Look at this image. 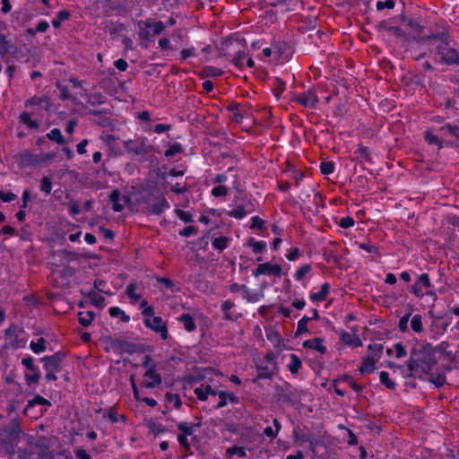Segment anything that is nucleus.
Listing matches in <instances>:
<instances>
[{
	"label": "nucleus",
	"mask_w": 459,
	"mask_h": 459,
	"mask_svg": "<svg viewBox=\"0 0 459 459\" xmlns=\"http://www.w3.org/2000/svg\"><path fill=\"white\" fill-rule=\"evenodd\" d=\"M445 344L442 342L440 345L433 347L430 343L426 342L413 348L408 360L406 376L408 377H421L422 374H430L437 362L436 352L443 351Z\"/></svg>",
	"instance_id": "nucleus-1"
},
{
	"label": "nucleus",
	"mask_w": 459,
	"mask_h": 459,
	"mask_svg": "<svg viewBox=\"0 0 459 459\" xmlns=\"http://www.w3.org/2000/svg\"><path fill=\"white\" fill-rule=\"evenodd\" d=\"M419 42L429 41L435 46V53L439 56L440 63L446 65H459V51L451 47L447 32H440L419 37Z\"/></svg>",
	"instance_id": "nucleus-2"
},
{
	"label": "nucleus",
	"mask_w": 459,
	"mask_h": 459,
	"mask_svg": "<svg viewBox=\"0 0 459 459\" xmlns=\"http://www.w3.org/2000/svg\"><path fill=\"white\" fill-rule=\"evenodd\" d=\"M124 148L133 156L141 157H145L152 151V145L147 143L145 137L125 141Z\"/></svg>",
	"instance_id": "nucleus-3"
},
{
	"label": "nucleus",
	"mask_w": 459,
	"mask_h": 459,
	"mask_svg": "<svg viewBox=\"0 0 459 459\" xmlns=\"http://www.w3.org/2000/svg\"><path fill=\"white\" fill-rule=\"evenodd\" d=\"M293 101L305 108H316L319 102V99L314 89H308L307 91L294 96Z\"/></svg>",
	"instance_id": "nucleus-4"
},
{
	"label": "nucleus",
	"mask_w": 459,
	"mask_h": 459,
	"mask_svg": "<svg viewBox=\"0 0 459 459\" xmlns=\"http://www.w3.org/2000/svg\"><path fill=\"white\" fill-rule=\"evenodd\" d=\"M64 359L65 354L60 351L41 359L46 371H61Z\"/></svg>",
	"instance_id": "nucleus-5"
},
{
	"label": "nucleus",
	"mask_w": 459,
	"mask_h": 459,
	"mask_svg": "<svg viewBox=\"0 0 459 459\" xmlns=\"http://www.w3.org/2000/svg\"><path fill=\"white\" fill-rule=\"evenodd\" d=\"M143 323L146 327L159 333L162 340H166L168 338V327L160 316L144 318Z\"/></svg>",
	"instance_id": "nucleus-6"
},
{
	"label": "nucleus",
	"mask_w": 459,
	"mask_h": 459,
	"mask_svg": "<svg viewBox=\"0 0 459 459\" xmlns=\"http://www.w3.org/2000/svg\"><path fill=\"white\" fill-rule=\"evenodd\" d=\"M22 435V430L20 427V420L13 418L11 420V428L7 430L6 438L3 440V443L6 446L10 445L13 446L20 439Z\"/></svg>",
	"instance_id": "nucleus-7"
},
{
	"label": "nucleus",
	"mask_w": 459,
	"mask_h": 459,
	"mask_svg": "<svg viewBox=\"0 0 459 459\" xmlns=\"http://www.w3.org/2000/svg\"><path fill=\"white\" fill-rule=\"evenodd\" d=\"M143 378L144 381L142 383V386L149 389L160 385L162 382L160 374L158 373L156 368L152 365L145 371Z\"/></svg>",
	"instance_id": "nucleus-8"
},
{
	"label": "nucleus",
	"mask_w": 459,
	"mask_h": 459,
	"mask_svg": "<svg viewBox=\"0 0 459 459\" xmlns=\"http://www.w3.org/2000/svg\"><path fill=\"white\" fill-rule=\"evenodd\" d=\"M254 211L251 201L247 198H242L237 207L228 212L230 217L243 219L247 214Z\"/></svg>",
	"instance_id": "nucleus-9"
},
{
	"label": "nucleus",
	"mask_w": 459,
	"mask_h": 459,
	"mask_svg": "<svg viewBox=\"0 0 459 459\" xmlns=\"http://www.w3.org/2000/svg\"><path fill=\"white\" fill-rule=\"evenodd\" d=\"M433 285L430 282L428 273L420 274L415 283L411 286V292L417 297L421 299L424 296L423 289H431Z\"/></svg>",
	"instance_id": "nucleus-10"
},
{
	"label": "nucleus",
	"mask_w": 459,
	"mask_h": 459,
	"mask_svg": "<svg viewBox=\"0 0 459 459\" xmlns=\"http://www.w3.org/2000/svg\"><path fill=\"white\" fill-rule=\"evenodd\" d=\"M16 160L21 168L36 166L40 162V159L37 154L32 153L27 150L22 151V152L17 154Z\"/></svg>",
	"instance_id": "nucleus-11"
},
{
	"label": "nucleus",
	"mask_w": 459,
	"mask_h": 459,
	"mask_svg": "<svg viewBox=\"0 0 459 459\" xmlns=\"http://www.w3.org/2000/svg\"><path fill=\"white\" fill-rule=\"evenodd\" d=\"M281 273V267L279 264H271L270 263L260 264L255 271L253 273L255 277L262 274H273L280 276Z\"/></svg>",
	"instance_id": "nucleus-12"
},
{
	"label": "nucleus",
	"mask_w": 459,
	"mask_h": 459,
	"mask_svg": "<svg viewBox=\"0 0 459 459\" xmlns=\"http://www.w3.org/2000/svg\"><path fill=\"white\" fill-rule=\"evenodd\" d=\"M25 107L30 108L33 106H39L41 108L45 109L46 111H49L52 107V101L49 97L48 96H33L30 99H28L25 101Z\"/></svg>",
	"instance_id": "nucleus-13"
},
{
	"label": "nucleus",
	"mask_w": 459,
	"mask_h": 459,
	"mask_svg": "<svg viewBox=\"0 0 459 459\" xmlns=\"http://www.w3.org/2000/svg\"><path fill=\"white\" fill-rule=\"evenodd\" d=\"M257 378H264L270 379L272 378L278 371L277 364H266V365H257Z\"/></svg>",
	"instance_id": "nucleus-14"
},
{
	"label": "nucleus",
	"mask_w": 459,
	"mask_h": 459,
	"mask_svg": "<svg viewBox=\"0 0 459 459\" xmlns=\"http://www.w3.org/2000/svg\"><path fill=\"white\" fill-rule=\"evenodd\" d=\"M379 359V356L377 354L368 355L362 361V364L359 368V372L361 374H368L375 370L376 363Z\"/></svg>",
	"instance_id": "nucleus-15"
},
{
	"label": "nucleus",
	"mask_w": 459,
	"mask_h": 459,
	"mask_svg": "<svg viewBox=\"0 0 459 459\" xmlns=\"http://www.w3.org/2000/svg\"><path fill=\"white\" fill-rule=\"evenodd\" d=\"M303 346L305 348L316 350L319 351L321 354H325L327 351L326 347L323 345V340L320 338H313L310 340H307L303 342Z\"/></svg>",
	"instance_id": "nucleus-16"
},
{
	"label": "nucleus",
	"mask_w": 459,
	"mask_h": 459,
	"mask_svg": "<svg viewBox=\"0 0 459 459\" xmlns=\"http://www.w3.org/2000/svg\"><path fill=\"white\" fill-rule=\"evenodd\" d=\"M426 376H429L428 380L435 385L437 388H439L443 386L446 383V374L444 371H438L437 373H432V370L430 371V374H425Z\"/></svg>",
	"instance_id": "nucleus-17"
},
{
	"label": "nucleus",
	"mask_w": 459,
	"mask_h": 459,
	"mask_svg": "<svg viewBox=\"0 0 459 459\" xmlns=\"http://www.w3.org/2000/svg\"><path fill=\"white\" fill-rule=\"evenodd\" d=\"M341 340L343 343L349 346H362V342L357 334H351L347 332H342L341 335Z\"/></svg>",
	"instance_id": "nucleus-18"
},
{
	"label": "nucleus",
	"mask_w": 459,
	"mask_h": 459,
	"mask_svg": "<svg viewBox=\"0 0 459 459\" xmlns=\"http://www.w3.org/2000/svg\"><path fill=\"white\" fill-rule=\"evenodd\" d=\"M169 208V204L164 197H161L157 203L153 204L150 207V211L152 214L160 215L166 209Z\"/></svg>",
	"instance_id": "nucleus-19"
},
{
	"label": "nucleus",
	"mask_w": 459,
	"mask_h": 459,
	"mask_svg": "<svg viewBox=\"0 0 459 459\" xmlns=\"http://www.w3.org/2000/svg\"><path fill=\"white\" fill-rule=\"evenodd\" d=\"M178 321L184 325L187 332H192L196 329V325L193 316L189 314H182L178 317Z\"/></svg>",
	"instance_id": "nucleus-20"
},
{
	"label": "nucleus",
	"mask_w": 459,
	"mask_h": 459,
	"mask_svg": "<svg viewBox=\"0 0 459 459\" xmlns=\"http://www.w3.org/2000/svg\"><path fill=\"white\" fill-rule=\"evenodd\" d=\"M330 291V285L325 282L321 286V290L318 292L311 293L310 299L313 301H323L326 299Z\"/></svg>",
	"instance_id": "nucleus-21"
},
{
	"label": "nucleus",
	"mask_w": 459,
	"mask_h": 459,
	"mask_svg": "<svg viewBox=\"0 0 459 459\" xmlns=\"http://www.w3.org/2000/svg\"><path fill=\"white\" fill-rule=\"evenodd\" d=\"M50 406L51 403L41 395L38 394L33 399L28 401V404L24 409V414H27L28 411L35 405Z\"/></svg>",
	"instance_id": "nucleus-22"
},
{
	"label": "nucleus",
	"mask_w": 459,
	"mask_h": 459,
	"mask_svg": "<svg viewBox=\"0 0 459 459\" xmlns=\"http://www.w3.org/2000/svg\"><path fill=\"white\" fill-rule=\"evenodd\" d=\"M200 423H197L196 425H193L192 423H188L186 421H180L177 423L178 429L183 432L182 435L186 436H191L194 434L195 430V427H199Z\"/></svg>",
	"instance_id": "nucleus-23"
},
{
	"label": "nucleus",
	"mask_w": 459,
	"mask_h": 459,
	"mask_svg": "<svg viewBox=\"0 0 459 459\" xmlns=\"http://www.w3.org/2000/svg\"><path fill=\"white\" fill-rule=\"evenodd\" d=\"M46 340L44 338H39L37 341H31L30 348L36 354L44 352L47 350Z\"/></svg>",
	"instance_id": "nucleus-24"
},
{
	"label": "nucleus",
	"mask_w": 459,
	"mask_h": 459,
	"mask_svg": "<svg viewBox=\"0 0 459 459\" xmlns=\"http://www.w3.org/2000/svg\"><path fill=\"white\" fill-rule=\"evenodd\" d=\"M121 194L118 189H115L109 195L110 201L113 203V210L115 212H122L124 205L119 203Z\"/></svg>",
	"instance_id": "nucleus-25"
},
{
	"label": "nucleus",
	"mask_w": 459,
	"mask_h": 459,
	"mask_svg": "<svg viewBox=\"0 0 459 459\" xmlns=\"http://www.w3.org/2000/svg\"><path fill=\"white\" fill-rule=\"evenodd\" d=\"M94 316L95 313L93 311L79 312L78 321L82 325L89 326L91 324Z\"/></svg>",
	"instance_id": "nucleus-26"
},
{
	"label": "nucleus",
	"mask_w": 459,
	"mask_h": 459,
	"mask_svg": "<svg viewBox=\"0 0 459 459\" xmlns=\"http://www.w3.org/2000/svg\"><path fill=\"white\" fill-rule=\"evenodd\" d=\"M301 360L296 354H290V363L288 365L289 370L291 372V374H296L299 372V370L301 368Z\"/></svg>",
	"instance_id": "nucleus-27"
},
{
	"label": "nucleus",
	"mask_w": 459,
	"mask_h": 459,
	"mask_svg": "<svg viewBox=\"0 0 459 459\" xmlns=\"http://www.w3.org/2000/svg\"><path fill=\"white\" fill-rule=\"evenodd\" d=\"M47 137L53 142H56L58 144H65V140L61 134L60 129L54 128L49 133L47 134Z\"/></svg>",
	"instance_id": "nucleus-28"
},
{
	"label": "nucleus",
	"mask_w": 459,
	"mask_h": 459,
	"mask_svg": "<svg viewBox=\"0 0 459 459\" xmlns=\"http://www.w3.org/2000/svg\"><path fill=\"white\" fill-rule=\"evenodd\" d=\"M20 121L26 125L29 128H38L39 123L31 118V114L29 112H22L20 115Z\"/></svg>",
	"instance_id": "nucleus-29"
},
{
	"label": "nucleus",
	"mask_w": 459,
	"mask_h": 459,
	"mask_svg": "<svg viewBox=\"0 0 459 459\" xmlns=\"http://www.w3.org/2000/svg\"><path fill=\"white\" fill-rule=\"evenodd\" d=\"M380 383L386 386L390 390H394L396 384L394 380L389 377V374L386 371H381L379 374Z\"/></svg>",
	"instance_id": "nucleus-30"
},
{
	"label": "nucleus",
	"mask_w": 459,
	"mask_h": 459,
	"mask_svg": "<svg viewBox=\"0 0 459 459\" xmlns=\"http://www.w3.org/2000/svg\"><path fill=\"white\" fill-rule=\"evenodd\" d=\"M273 422L275 427L274 430L272 427H266L264 430V434L270 438H275L281 429V425L277 419H273Z\"/></svg>",
	"instance_id": "nucleus-31"
},
{
	"label": "nucleus",
	"mask_w": 459,
	"mask_h": 459,
	"mask_svg": "<svg viewBox=\"0 0 459 459\" xmlns=\"http://www.w3.org/2000/svg\"><path fill=\"white\" fill-rule=\"evenodd\" d=\"M108 313L112 317H120L122 322H128L130 320V316L126 315L120 307H112L109 308Z\"/></svg>",
	"instance_id": "nucleus-32"
},
{
	"label": "nucleus",
	"mask_w": 459,
	"mask_h": 459,
	"mask_svg": "<svg viewBox=\"0 0 459 459\" xmlns=\"http://www.w3.org/2000/svg\"><path fill=\"white\" fill-rule=\"evenodd\" d=\"M182 152L183 148L181 144L178 143H175L168 147V149L164 152V155L166 158L170 159L173 156L181 153Z\"/></svg>",
	"instance_id": "nucleus-33"
},
{
	"label": "nucleus",
	"mask_w": 459,
	"mask_h": 459,
	"mask_svg": "<svg viewBox=\"0 0 459 459\" xmlns=\"http://www.w3.org/2000/svg\"><path fill=\"white\" fill-rule=\"evenodd\" d=\"M70 17V13L67 10H61L57 13V15L56 18L52 20V25L55 28H59L61 25V22L63 21L68 20Z\"/></svg>",
	"instance_id": "nucleus-34"
},
{
	"label": "nucleus",
	"mask_w": 459,
	"mask_h": 459,
	"mask_svg": "<svg viewBox=\"0 0 459 459\" xmlns=\"http://www.w3.org/2000/svg\"><path fill=\"white\" fill-rule=\"evenodd\" d=\"M87 296L89 297L91 302L97 307H100L103 306L105 299L104 297L99 295L95 290H91L88 292Z\"/></svg>",
	"instance_id": "nucleus-35"
},
{
	"label": "nucleus",
	"mask_w": 459,
	"mask_h": 459,
	"mask_svg": "<svg viewBox=\"0 0 459 459\" xmlns=\"http://www.w3.org/2000/svg\"><path fill=\"white\" fill-rule=\"evenodd\" d=\"M411 327L415 333H421L423 331L422 316L419 314L414 315L411 320Z\"/></svg>",
	"instance_id": "nucleus-36"
},
{
	"label": "nucleus",
	"mask_w": 459,
	"mask_h": 459,
	"mask_svg": "<svg viewBox=\"0 0 459 459\" xmlns=\"http://www.w3.org/2000/svg\"><path fill=\"white\" fill-rule=\"evenodd\" d=\"M235 455H237L238 457H245L247 454L243 446H233L227 448L226 455L228 457H231Z\"/></svg>",
	"instance_id": "nucleus-37"
},
{
	"label": "nucleus",
	"mask_w": 459,
	"mask_h": 459,
	"mask_svg": "<svg viewBox=\"0 0 459 459\" xmlns=\"http://www.w3.org/2000/svg\"><path fill=\"white\" fill-rule=\"evenodd\" d=\"M285 82L280 78L273 80V91L277 98L285 91Z\"/></svg>",
	"instance_id": "nucleus-38"
},
{
	"label": "nucleus",
	"mask_w": 459,
	"mask_h": 459,
	"mask_svg": "<svg viewBox=\"0 0 459 459\" xmlns=\"http://www.w3.org/2000/svg\"><path fill=\"white\" fill-rule=\"evenodd\" d=\"M203 73L207 77H220L222 74V70L215 66H205Z\"/></svg>",
	"instance_id": "nucleus-39"
},
{
	"label": "nucleus",
	"mask_w": 459,
	"mask_h": 459,
	"mask_svg": "<svg viewBox=\"0 0 459 459\" xmlns=\"http://www.w3.org/2000/svg\"><path fill=\"white\" fill-rule=\"evenodd\" d=\"M136 289H137V286L135 283H129L126 287V294L127 296L134 301V302H137L140 299H141V296L139 294L136 293Z\"/></svg>",
	"instance_id": "nucleus-40"
},
{
	"label": "nucleus",
	"mask_w": 459,
	"mask_h": 459,
	"mask_svg": "<svg viewBox=\"0 0 459 459\" xmlns=\"http://www.w3.org/2000/svg\"><path fill=\"white\" fill-rule=\"evenodd\" d=\"M209 390H211V385H207L205 386L196 387L195 394L200 401H205L209 395Z\"/></svg>",
	"instance_id": "nucleus-41"
},
{
	"label": "nucleus",
	"mask_w": 459,
	"mask_h": 459,
	"mask_svg": "<svg viewBox=\"0 0 459 459\" xmlns=\"http://www.w3.org/2000/svg\"><path fill=\"white\" fill-rule=\"evenodd\" d=\"M312 320V318H310L309 316H304L299 322H298V327H297V332H296V334H301V333H307L308 331L307 329V323Z\"/></svg>",
	"instance_id": "nucleus-42"
},
{
	"label": "nucleus",
	"mask_w": 459,
	"mask_h": 459,
	"mask_svg": "<svg viewBox=\"0 0 459 459\" xmlns=\"http://www.w3.org/2000/svg\"><path fill=\"white\" fill-rule=\"evenodd\" d=\"M146 26L150 29H152L154 35L161 33L166 28V25L160 21L147 22Z\"/></svg>",
	"instance_id": "nucleus-43"
},
{
	"label": "nucleus",
	"mask_w": 459,
	"mask_h": 459,
	"mask_svg": "<svg viewBox=\"0 0 459 459\" xmlns=\"http://www.w3.org/2000/svg\"><path fill=\"white\" fill-rule=\"evenodd\" d=\"M229 238L226 237H219L213 239L212 247L218 250H224L228 247Z\"/></svg>",
	"instance_id": "nucleus-44"
},
{
	"label": "nucleus",
	"mask_w": 459,
	"mask_h": 459,
	"mask_svg": "<svg viewBox=\"0 0 459 459\" xmlns=\"http://www.w3.org/2000/svg\"><path fill=\"white\" fill-rule=\"evenodd\" d=\"M248 245L253 247V251L255 254L262 253L265 249V247H266V243L265 242H264V241H255L253 238L249 239Z\"/></svg>",
	"instance_id": "nucleus-45"
},
{
	"label": "nucleus",
	"mask_w": 459,
	"mask_h": 459,
	"mask_svg": "<svg viewBox=\"0 0 459 459\" xmlns=\"http://www.w3.org/2000/svg\"><path fill=\"white\" fill-rule=\"evenodd\" d=\"M49 27V24L47 21L39 22L34 29H29L28 32L30 35H35L37 32H45Z\"/></svg>",
	"instance_id": "nucleus-46"
},
{
	"label": "nucleus",
	"mask_w": 459,
	"mask_h": 459,
	"mask_svg": "<svg viewBox=\"0 0 459 459\" xmlns=\"http://www.w3.org/2000/svg\"><path fill=\"white\" fill-rule=\"evenodd\" d=\"M311 269H312V267L308 264H307L305 265H302L301 267H299L297 270V272H296V273L294 275L295 280L296 281H301L306 276V274L308 273L311 271Z\"/></svg>",
	"instance_id": "nucleus-47"
},
{
	"label": "nucleus",
	"mask_w": 459,
	"mask_h": 459,
	"mask_svg": "<svg viewBox=\"0 0 459 459\" xmlns=\"http://www.w3.org/2000/svg\"><path fill=\"white\" fill-rule=\"evenodd\" d=\"M246 56H247L244 51H238L232 59V63L235 66L243 68Z\"/></svg>",
	"instance_id": "nucleus-48"
},
{
	"label": "nucleus",
	"mask_w": 459,
	"mask_h": 459,
	"mask_svg": "<svg viewBox=\"0 0 459 459\" xmlns=\"http://www.w3.org/2000/svg\"><path fill=\"white\" fill-rule=\"evenodd\" d=\"M40 190L46 195H49L52 190V182L48 177H43L40 181Z\"/></svg>",
	"instance_id": "nucleus-49"
},
{
	"label": "nucleus",
	"mask_w": 459,
	"mask_h": 459,
	"mask_svg": "<svg viewBox=\"0 0 459 459\" xmlns=\"http://www.w3.org/2000/svg\"><path fill=\"white\" fill-rule=\"evenodd\" d=\"M334 170V164L332 161H323L320 165V171L323 175H329Z\"/></svg>",
	"instance_id": "nucleus-50"
},
{
	"label": "nucleus",
	"mask_w": 459,
	"mask_h": 459,
	"mask_svg": "<svg viewBox=\"0 0 459 459\" xmlns=\"http://www.w3.org/2000/svg\"><path fill=\"white\" fill-rule=\"evenodd\" d=\"M211 193L214 197H223L228 195V188L222 185H219L214 186Z\"/></svg>",
	"instance_id": "nucleus-51"
},
{
	"label": "nucleus",
	"mask_w": 459,
	"mask_h": 459,
	"mask_svg": "<svg viewBox=\"0 0 459 459\" xmlns=\"http://www.w3.org/2000/svg\"><path fill=\"white\" fill-rule=\"evenodd\" d=\"M175 212L177 216L184 222L187 223L193 221V215L190 212H185L180 209H176Z\"/></svg>",
	"instance_id": "nucleus-52"
},
{
	"label": "nucleus",
	"mask_w": 459,
	"mask_h": 459,
	"mask_svg": "<svg viewBox=\"0 0 459 459\" xmlns=\"http://www.w3.org/2000/svg\"><path fill=\"white\" fill-rule=\"evenodd\" d=\"M106 29L110 34H116L124 30V26L121 23L109 22L106 25Z\"/></svg>",
	"instance_id": "nucleus-53"
},
{
	"label": "nucleus",
	"mask_w": 459,
	"mask_h": 459,
	"mask_svg": "<svg viewBox=\"0 0 459 459\" xmlns=\"http://www.w3.org/2000/svg\"><path fill=\"white\" fill-rule=\"evenodd\" d=\"M32 373L31 374H26L25 375V379L27 381L28 384H30V383H38L39 378H40V371L38 368H36V371H31Z\"/></svg>",
	"instance_id": "nucleus-54"
},
{
	"label": "nucleus",
	"mask_w": 459,
	"mask_h": 459,
	"mask_svg": "<svg viewBox=\"0 0 459 459\" xmlns=\"http://www.w3.org/2000/svg\"><path fill=\"white\" fill-rule=\"evenodd\" d=\"M166 399L168 402L172 403L175 408L179 409L181 406V399L178 394H167Z\"/></svg>",
	"instance_id": "nucleus-55"
},
{
	"label": "nucleus",
	"mask_w": 459,
	"mask_h": 459,
	"mask_svg": "<svg viewBox=\"0 0 459 459\" xmlns=\"http://www.w3.org/2000/svg\"><path fill=\"white\" fill-rule=\"evenodd\" d=\"M22 364L30 371H36V368H38V367L34 365L33 358L30 356L23 358L22 359Z\"/></svg>",
	"instance_id": "nucleus-56"
},
{
	"label": "nucleus",
	"mask_w": 459,
	"mask_h": 459,
	"mask_svg": "<svg viewBox=\"0 0 459 459\" xmlns=\"http://www.w3.org/2000/svg\"><path fill=\"white\" fill-rule=\"evenodd\" d=\"M219 396V402L217 405L215 406L216 409L223 408L228 403V394L224 391H220L218 394Z\"/></svg>",
	"instance_id": "nucleus-57"
},
{
	"label": "nucleus",
	"mask_w": 459,
	"mask_h": 459,
	"mask_svg": "<svg viewBox=\"0 0 459 459\" xmlns=\"http://www.w3.org/2000/svg\"><path fill=\"white\" fill-rule=\"evenodd\" d=\"M356 152L359 155V158L368 161L370 160V152L369 149L366 146H359Z\"/></svg>",
	"instance_id": "nucleus-58"
},
{
	"label": "nucleus",
	"mask_w": 459,
	"mask_h": 459,
	"mask_svg": "<svg viewBox=\"0 0 459 459\" xmlns=\"http://www.w3.org/2000/svg\"><path fill=\"white\" fill-rule=\"evenodd\" d=\"M57 88L60 91V99L61 100H73L72 94L70 93V91L66 86L58 84Z\"/></svg>",
	"instance_id": "nucleus-59"
},
{
	"label": "nucleus",
	"mask_w": 459,
	"mask_h": 459,
	"mask_svg": "<svg viewBox=\"0 0 459 459\" xmlns=\"http://www.w3.org/2000/svg\"><path fill=\"white\" fill-rule=\"evenodd\" d=\"M394 7V2L393 0L378 1L377 3V9L382 11L384 9H393Z\"/></svg>",
	"instance_id": "nucleus-60"
},
{
	"label": "nucleus",
	"mask_w": 459,
	"mask_h": 459,
	"mask_svg": "<svg viewBox=\"0 0 459 459\" xmlns=\"http://www.w3.org/2000/svg\"><path fill=\"white\" fill-rule=\"evenodd\" d=\"M383 348V344L381 343L369 344L368 347V351H370L369 355L377 354L379 358L381 357Z\"/></svg>",
	"instance_id": "nucleus-61"
},
{
	"label": "nucleus",
	"mask_w": 459,
	"mask_h": 459,
	"mask_svg": "<svg viewBox=\"0 0 459 459\" xmlns=\"http://www.w3.org/2000/svg\"><path fill=\"white\" fill-rule=\"evenodd\" d=\"M16 195L13 194V192H3V191H0V199L3 201V202H5V203H10L13 200L16 199Z\"/></svg>",
	"instance_id": "nucleus-62"
},
{
	"label": "nucleus",
	"mask_w": 459,
	"mask_h": 459,
	"mask_svg": "<svg viewBox=\"0 0 459 459\" xmlns=\"http://www.w3.org/2000/svg\"><path fill=\"white\" fill-rule=\"evenodd\" d=\"M301 255V252L299 247H292L290 249L289 253L286 255V258L289 261H295L299 256Z\"/></svg>",
	"instance_id": "nucleus-63"
},
{
	"label": "nucleus",
	"mask_w": 459,
	"mask_h": 459,
	"mask_svg": "<svg viewBox=\"0 0 459 459\" xmlns=\"http://www.w3.org/2000/svg\"><path fill=\"white\" fill-rule=\"evenodd\" d=\"M442 129L446 130L450 134L454 135L456 138H459V126L451 124H446L442 127Z\"/></svg>",
	"instance_id": "nucleus-64"
}]
</instances>
